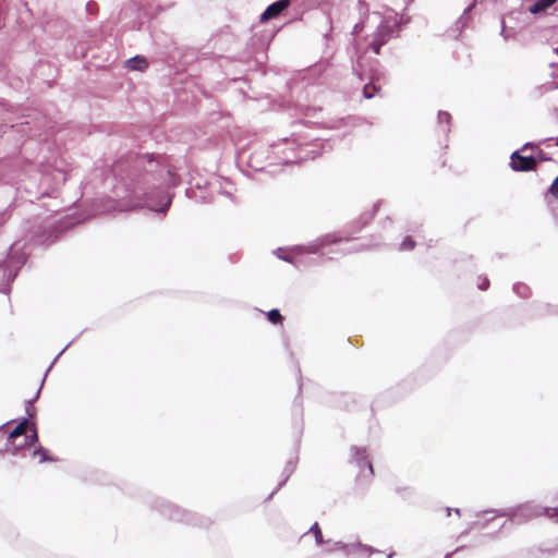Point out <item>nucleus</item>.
<instances>
[{"mask_svg":"<svg viewBox=\"0 0 558 558\" xmlns=\"http://www.w3.org/2000/svg\"><path fill=\"white\" fill-rule=\"evenodd\" d=\"M34 457H38L39 462H44L47 460V451L44 448H39L34 451Z\"/></svg>","mask_w":558,"mask_h":558,"instance_id":"nucleus-18","label":"nucleus"},{"mask_svg":"<svg viewBox=\"0 0 558 558\" xmlns=\"http://www.w3.org/2000/svg\"><path fill=\"white\" fill-rule=\"evenodd\" d=\"M548 193L558 201V177L554 180L548 189Z\"/></svg>","mask_w":558,"mask_h":558,"instance_id":"nucleus-16","label":"nucleus"},{"mask_svg":"<svg viewBox=\"0 0 558 558\" xmlns=\"http://www.w3.org/2000/svg\"><path fill=\"white\" fill-rule=\"evenodd\" d=\"M521 510L527 511L529 518L539 515L543 513V510L539 507L532 506L531 504H526V505L522 506Z\"/></svg>","mask_w":558,"mask_h":558,"instance_id":"nucleus-12","label":"nucleus"},{"mask_svg":"<svg viewBox=\"0 0 558 558\" xmlns=\"http://www.w3.org/2000/svg\"><path fill=\"white\" fill-rule=\"evenodd\" d=\"M532 148H534V144H532V143H526V144H524V145L522 146V149H521V150H522V151H525V150H527V149H532Z\"/></svg>","mask_w":558,"mask_h":558,"instance_id":"nucleus-23","label":"nucleus"},{"mask_svg":"<svg viewBox=\"0 0 558 558\" xmlns=\"http://www.w3.org/2000/svg\"><path fill=\"white\" fill-rule=\"evenodd\" d=\"M169 511H170L169 512L170 519L177 520V521H182L183 520V514L184 513L179 508H177L174 506H169Z\"/></svg>","mask_w":558,"mask_h":558,"instance_id":"nucleus-13","label":"nucleus"},{"mask_svg":"<svg viewBox=\"0 0 558 558\" xmlns=\"http://www.w3.org/2000/svg\"><path fill=\"white\" fill-rule=\"evenodd\" d=\"M326 553L330 555L366 557L380 553L379 550L367 545H363L360 542L326 541Z\"/></svg>","mask_w":558,"mask_h":558,"instance_id":"nucleus-3","label":"nucleus"},{"mask_svg":"<svg viewBox=\"0 0 558 558\" xmlns=\"http://www.w3.org/2000/svg\"><path fill=\"white\" fill-rule=\"evenodd\" d=\"M290 5V0H278L270 5L262 13L260 21L266 22L268 20L277 17L283 10H286Z\"/></svg>","mask_w":558,"mask_h":558,"instance_id":"nucleus-6","label":"nucleus"},{"mask_svg":"<svg viewBox=\"0 0 558 558\" xmlns=\"http://www.w3.org/2000/svg\"><path fill=\"white\" fill-rule=\"evenodd\" d=\"M488 284H489V281H488L487 279H484V280L478 284V288H480L481 290H485V289H487Z\"/></svg>","mask_w":558,"mask_h":558,"instance_id":"nucleus-21","label":"nucleus"},{"mask_svg":"<svg viewBox=\"0 0 558 558\" xmlns=\"http://www.w3.org/2000/svg\"><path fill=\"white\" fill-rule=\"evenodd\" d=\"M336 242H337V239L335 236L326 235L324 239L320 240L319 243H313L308 246L296 245V246L289 247V248H277L274 253L278 258L286 260L288 263L294 264L296 256L305 254V253H310V254L318 253L320 247H323L324 245H326L328 243H336Z\"/></svg>","mask_w":558,"mask_h":558,"instance_id":"nucleus-4","label":"nucleus"},{"mask_svg":"<svg viewBox=\"0 0 558 558\" xmlns=\"http://www.w3.org/2000/svg\"><path fill=\"white\" fill-rule=\"evenodd\" d=\"M510 167L513 171H530L535 169L536 160L532 156H522L515 150L511 154Z\"/></svg>","mask_w":558,"mask_h":558,"instance_id":"nucleus-5","label":"nucleus"},{"mask_svg":"<svg viewBox=\"0 0 558 558\" xmlns=\"http://www.w3.org/2000/svg\"><path fill=\"white\" fill-rule=\"evenodd\" d=\"M27 427V420H23L10 433L9 439H14L25 434Z\"/></svg>","mask_w":558,"mask_h":558,"instance_id":"nucleus-11","label":"nucleus"},{"mask_svg":"<svg viewBox=\"0 0 558 558\" xmlns=\"http://www.w3.org/2000/svg\"><path fill=\"white\" fill-rule=\"evenodd\" d=\"M354 459L356 460L357 464L360 466L365 465L367 466L369 473H373V466L372 463L367 460L366 453L364 449L354 448L353 449Z\"/></svg>","mask_w":558,"mask_h":558,"instance_id":"nucleus-8","label":"nucleus"},{"mask_svg":"<svg viewBox=\"0 0 558 558\" xmlns=\"http://www.w3.org/2000/svg\"><path fill=\"white\" fill-rule=\"evenodd\" d=\"M125 65L129 70L132 71H145L148 66V62L144 57H133L125 61Z\"/></svg>","mask_w":558,"mask_h":558,"instance_id":"nucleus-7","label":"nucleus"},{"mask_svg":"<svg viewBox=\"0 0 558 558\" xmlns=\"http://www.w3.org/2000/svg\"><path fill=\"white\" fill-rule=\"evenodd\" d=\"M414 247V242L410 239V238H407L400 245V250L402 251H408V250H412Z\"/></svg>","mask_w":558,"mask_h":558,"instance_id":"nucleus-19","label":"nucleus"},{"mask_svg":"<svg viewBox=\"0 0 558 558\" xmlns=\"http://www.w3.org/2000/svg\"><path fill=\"white\" fill-rule=\"evenodd\" d=\"M113 193L116 198L105 205L107 213H111L112 209L123 213L145 206L149 210L165 214L171 204V196L165 195L159 206V203L148 196V190L138 183L132 187L116 186Z\"/></svg>","mask_w":558,"mask_h":558,"instance_id":"nucleus-1","label":"nucleus"},{"mask_svg":"<svg viewBox=\"0 0 558 558\" xmlns=\"http://www.w3.org/2000/svg\"><path fill=\"white\" fill-rule=\"evenodd\" d=\"M378 88L376 85H365L364 88H363V95L365 98L369 99L372 97H374L375 95V92H377Z\"/></svg>","mask_w":558,"mask_h":558,"instance_id":"nucleus-14","label":"nucleus"},{"mask_svg":"<svg viewBox=\"0 0 558 558\" xmlns=\"http://www.w3.org/2000/svg\"><path fill=\"white\" fill-rule=\"evenodd\" d=\"M27 439L29 445L36 442L38 439L36 430H33L32 435H29Z\"/></svg>","mask_w":558,"mask_h":558,"instance_id":"nucleus-20","label":"nucleus"},{"mask_svg":"<svg viewBox=\"0 0 558 558\" xmlns=\"http://www.w3.org/2000/svg\"><path fill=\"white\" fill-rule=\"evenodd\" d=\"M267 317L274 324H277V323H279L281 320V315H280V312L278 310L269 311L267 313Z\"/></svg>","mask_w":558,"mask_h":558,"instance_id":"nucleus-15","label":"nucleus"},{"mask_svg":"<svg viewBox=\"0 0 558 558\" xmlns=\"http://www.w3.org/2000/svg\"><path fill=\"white\" fill-rule=\"evenodd\" d=\"M310 535L314 536L315 543L317 545L326 544V542L323 538L322 530H320V527H319L317 522H315L303 536L306 537V536H310Z\"/></svg>","mask_w":558,"mask_h":558,"instance_id":"nucleus-10","label":"nucleus"},{"mask_svg":"<svg viewBox=\"0 0 558 558\" xmlns=\"http://www.w3.org/2000/svg\"><path fill=\"white\" fill-rule=\"evenodd\" d=\"M557 146H558V138H557Z\"/></svg>","mask_w":558,"mask_h":558,"instance_id":"nucleus-26","label":"nucleus"},{"mask_svg":"<svg viewBox=\"0 0 558 558\" xmlns=\"http://www.w3.org/2000/svg\"><path fill=\"white\" fill-rule=\"evenodd\" d=\"M555 52H556V53H557V56H558V47L555 49Z\"/></svg>","mask_w":558,"mask_h":558,"instance_id":"nucleus-25","label":"nucleus"},{"mask_svg":"<svg viewBox=\"0 0 558 558\" xmlns=\"http://www.w3.org/2000/svg\"><path fill=\"white\" fill-rule=\"evenodd\" d=\"M398 23L397 14L390 9L385 10L384 13L372 12L363 21L355 24L353 33L365 32L367 37L371 38L369 46L372 50L378 54L380 47L390 38Z\"/></svg>","mask_w":558,"mask_h":558,"instance_id":"nucleus-2","label":"nucleus"},{"mask_svg":"<svg viewBox=\"0 0 558 558\" xmlns=\"http://www.w3.org/2000/svg\"><path fill=\"white\" fill-rule=\"evenodd\" d=\"M558 0H537L533 5L529 8V11L532 14H538L549 7H551L554 3H556Z\"/></svg>","mask_w":558,"mask_h":558,"instance_id":"nucleus-9","label":"nucleus"},{"mask_svg":"<svg viewBox=\"0 0 558 558\" xmlns=\"http://www.w3.org/2000/svg\"><path fill=\"white\" fill-rule=\"evenodd\" d=\"M450 114L446 111H439L438 113V122L441 124V123H446L448 124L450 122Z\"/></svg>","mask_w":558,"mask_h":558,"instance_id":"nucleus-17","label":"nucleus"},{"mask_svg":"<svg viewBox=\"0 0 558 558\" xmlns=\"http://www.w3.org/2000/svg\"><path fill=\"white\" fill-rule=\"evenodd\" d=\"M392 556H393L392 553L387 554V558H392Z\"/></svg>","mask_w":558,"mask_h":558,"instance_id":"nucleus-24","label":"nucleus"},{"mask_svg":"<svg viewBox=\"0 0 558 558\" xmlns=\"http://www.w3.org/2000/svg\"><path fill=\"white\" fill-rule=\"evenodd\" d=\"M501 35L507 38L509 35L507 34V28H506V20L502 21V31H501Z\"/></svg>","mask_w":558,"mask_h":558,"instance_id":"nucleus-22","label":"nucleus"}]
</instances>
